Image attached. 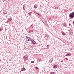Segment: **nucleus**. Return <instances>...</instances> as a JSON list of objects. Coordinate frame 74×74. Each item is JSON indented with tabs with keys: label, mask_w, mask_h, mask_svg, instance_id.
Wrapping results in <instances>:
<instances>
[{
	"label": "nucleus",
	"mask_w": 74,
	"mask_h": 74,
	"mask_svg": "<svg viewBox=\"0 0 74 74\" xmlns=\"http://www.w3.org/2000/svg\"><path fill=\"white\" fill-rule=\"evenodd\" d=\"M29 15H31L32 14H31V13H30V12H29Z\"/></svg>",
	"instance_id": "29"
},
{
	"label": "nucleus",
	"mask_w": 74,
	"mask_h": 74,
	"mask_svg": "<svg viewBox=\"0 0 74 74\" xmlns=\"http://www.w3.org/2000/svg\"><path fill=\"white\" fill-rule=\"evenodd\" d=\"M34 13H35V14H37L38 13H37V12L35 11H34Z\"/></svg>",
	"instance_id": "18"
},
{
	"label": "nucleus",
	"mask_w": 74,
	"mask_h": 74,
	"mask_svg": "<svg viewBox=\"0 0 74 74\" xmlns=\"http://www.w3.org/2000/svg\"><path fill=\"white\" fill-rule=\"evenodd\" d=\"M71 56V53H67L65 55V56Z\"/></svg>",
	"instance_id": "10"
},
{
	"label": "nucleus",
	"mask_w": 74,
	"mask_h": 74,
	"mask_svg": "<svg viewBox=\"0 0 74 74\" xmlns=\"http://www.w3.org/2000/svg\"><path fill=\"white\" fill-rule=\"evenodd\" d=\"M45 49H47V48H45Z\"/></svg>",
	"instance_id": "36"
},
{
	"label": "nucleus",
	"mask_w": 74,
	"mask_h": 74,
	"mask_svg": "<svg viewBox=\"0 0 74 74\" xmlns=\"http://www.w3.org/2000/svg\"><path fill=\"white\" fill-rule=\"evenodd\" d=\"M32 42V44H33V45H34L35 44H37V43H36V42L35 41V42Z\"/></svg>",
	"instance_id": "13"
},
{
	"label": "nucleus",
	"mask_w": 74,
	"mask_h": 74,
	"mask_svg": "<svg viewBox=\"0 0 74 74\" xmlns=\"http://www.w3.org/2000/svg\"><path fill=\"white\" fill-rule=\"evenodd\" d=\"M74 31L73 29H71L69 30V34L71 36V35H72L73 34V32Z\"/></svg>",
	"instance_id": "2"
},
{
	"label": "nucleus",
	"mask_w": 74,
	"mask_h": 74,
	"mask_svg": "<svg viewBox=\"0 0 74 74\" xmlns=\"http://www.w3.org/2000/svg\"><path fill=\"white\" fill-rule=\"evenodd\" d=\"M62 33L63 36H65V35H66V33L63 32H62Z\"/></svg>",
	"instance_id": "12"
},
{
	"label": "nucleus",
	"mask_w": 74,
	"mask_h": 74,
	"mask_svg": "<svg viewBox=\"0 0 74 74\" xmlns=\"http://www.w3.org/2000/svg\"><path fill=\"white\" fill-rule=\"evenodd\" d=\"M65 59L67 60H69V59L68 58H65Z\"/></svg>",
	"instance_id": "23"
},
{
	"label": "nucleus",
	"mask_w": 74,
	"mask_h": 74,
	"mask_svg": "<svg viewBox=\"0 0 74 74\" xmlns=\"http://www.w3.org/2000/svg\"><path fill=\"white\" fill-rule=\"evenodd\" d=\"M57 67H58V66H57V65H55L53 66V69H57Z\"/></svg>",
	"instance_id": "9"
},
{
	"label": "nucleus",
	"mask_w": 74,
	"mask_h": 74,
	"mask_svg": "<svg viewBox=\"0 0 74 74\" xmlns=\"http://www.w3.org/2000/svg\"><path fill=\"white\" fill-rule=\"evenodd\" d=\"M40 6H41V5H40Z\"/></svg>",
	"instance_id": "40"
},
{
	"label": "nucleus",
	"mask_w": 74,
	"mask_h": 74,
	"mask_svg": "<svg viewBox=\"0 0 74 74\" xmlns=\"http://www.w3.org/2000/svg\"><path fill=\"white\" fill-rule=\"evenodd\" d=\"M63 27H67V24L66 23H64L63 24Z\"/></svg>",
	"instance_id": "7"
},
{
	"label": "nucleus",
	"mask_w": 74,
	"mask_h": 74,
	"mask_svg": "<svg viewBox=\"0 0 74 74\" xmlns=\"http://www.w3.org/2000/svg\"><path fill=\"white\" fill-rule=\"evenodd\" d=\"M53 62V61L52 60V61H51V62Z\"/></svg>",
	"instance_id": "37"
},
{
	"label": "nucleus",
	"mask_w": 74,
	"mask_h": 74,
	"mask_svg": "<svg viewBox=\"0 0 74 74\" xmlns=\"http://www.w3.org/2000/svg\"><path fill=\"white\" fill-rule=\"evenodd\" d=\"M74 21H73V24H74Z\"/></svg>",
	"instance_id": "35"
},
{
	"label": "nucleus",
	"mask_w": 74,
	"mask_h": 74,
	"mask_svg": "<svg viewBox=\"0 0 74 74\" xmlns=\"http://www.w3.org/2000/svg\"><path fill=\"white\" fill-rule=\"evenodd\" d=\"M73 49H74V48H71V51H73Z\"/></svg>",
	"instance_id": "26"
},
{
	"label": "nucleus",
	"mask_w": 74,
	"mask_h": 74,
	"mask_svg": "<svg viewBox=\"0 0 74 74\" xmlns=\"http://www.w3.org/2000/svg\"><path fill=\"white\" fill-rule=\"evenodd\" d=\"M23 58L25 60H27L28 59V56L25 55L23 57Z\"/></svg>",
	"instance_id": "3"
},
{
	"label": "nucleus",
	"mask_w": 74,
	"mask_h": 74,
	"mask_svg": "<svg viewBox=\"0 0 74 74\" xmlns=\"http://www.w3.org/2000/svg\"><path fill=\"white\" fill-rule=\"evenodd\" d=\"M49 45H47V47H49Z\"/></svg>",
	"instance_id": "28"
},
{
	"label": "nucleus",
	"mask_w": 74,
	"mask_h": 74,
	"mask_svg": "<svg viewBox=\"0 0 74 74\" xmlns=\"http://www.w3.org/2000/svg\"><path fill=\"white\" fill-rule=\"evenodd\" d=\"M37 4H35L34 6V8H37Z\"/></svg>",
	"instance_id": "14"
},
{
	"label": "nucleus",
	"mask_w": 74,
	"mask_h": 74,
	"mask_svg": "<svg viewBox=\"0 0 74 74\" xmlns=\"http://www.w3.org/2000/svg\"><path fill=\"white\" fill-rule=\"evenodd\" d=\"M42 21L43 23H44V24H47V22L46 21V20H45V19H43Z\"/></svg>",
	"instance_id": "4"
},
{
	"label": "nucleus",
	"mask_w": 74,
	"mask_h": 74,
	"mask_svg": "<svg viewBox=\"0 0 74 74\" xmlns=\"http://www.w3.org/2000/svg\"><path fill=\"white\" fill-rule=\"evenodd\" d=\"M31 63H34V62L32 61L31 62Z\"/></svg>",
	"instance_id": "27"
},
{
	"label": "nucleus",
	"mask_w": 74,
	"mask_h": 74,
	"mask_svg": "<svg viewBox=\"0 0 74 74\" xmlns=\"http://www.w3.org/2000/svg\"><path fill=\"white\" fill-rule=\"evenodd\" d=\"M56 8H57V9H58V7H56Z\"/></svg>",
	"instance_id": "30"
},
{
	"label": "nucleus",
	"mask_w": 74,
	"mask_h": 74,
	"mask_svg": "<svg viewBox=\"0 0 74 74\" xmlns=\"http://www.w3.org/2000/svg\"><path fill=\"white\" fill-rule=\"evenodd\" d=\"M32 26H33V24H32V25H31V27H32Z\"/></svg>",
	"instance_id": "31"
},
{
	"label": "nucleus",
	"mask_w": 74,
	"mask_h": 74,
	"mask_svg": "<svg viewBox=\"0 0 74 74\" xmlns=\"http://www.w3.org/2000/svg\"><path fill=\"white\" fill-rule=\"evenodd\" d=\"M1 29H0V32H1Z\"/></svg>",
	"instance_id": "34"
},
{
	"label": "nucleus",
	"mask_w": 74,
	"mask_h": 74,
	"mask_svg": "<svg viewBox=\"0 0 74 74\" xmlns=\"http://www.w3.org/2000/svg\"><path fill=\"white\" fill-rule=\"evenodd\" d=\"M61 62H63V61H62Z\"/></svg>",
	"instance_id": "39"
},
{
	"label": "nucleus",
	"mask_w": 74,
	"mask_h": 74,
	"mask_svg": "<svg viewBox=\"0 0 74 74\" xmlns=\"http://www.w3.org/2000/svg\"><path fill=\"white\" fill-rule=\"evenodd\" d=\"M27 38V36H26V38Z\"/></svg>",
	"instance_id": "38"
},
{
	"label": "nucleus",
	"mask_w": 74,
	"mask_h": 74,
	"mask_svg": "<svg viewBox=\"0 0 74 74\" xmlns=\"http://www.w3.org/2000/svg\"><path fill=\"white\" fill-rule=\"evenodd\" d=\"M12 18L10 17L8 19V22H11V21H12Z\"/></svg>",
	"instance_id": "6"
},
{
	"label": "nucleus",
	"mask_w": 74,
	"mask_h": 74,
	"mask_svg": "<svg viewBox=\"0 0 74 74\" xmlns=\"http://www.w3.org/2000/svg\"><path fill=\"white\" fill-rule=\"evenodd\" d=\"M31 13H32V12H31Z\"/></svg>",
	"instance_id": "41"
},
{
	"label": "nucleus",
	"mask_w": 74,
	"mask_h": 74,
	"mask_svg": "<svg viewBox=\"0 0 74 74\" xmlns=\"http://www.w3.org/2000/svg\"><path fill=\"white\" fill-rule=\"evenodd\" d=\"M39 62H41L42 61V60H41V59L39 58L38 59Z\"/></svg>",
	"instance_id": "16"
},
{
	"label": "nucleus",
	"mask_w": 74,
	"mask_h": 74,
	"mask_svg": "<svg viewBox=\"0 0 74 74\" xmlns=\"http://www.w3.org/2000/svg\"><path fill=\"white\" fill-rule=\"evenodd\" d=\"M30 37H27L26 38V41H30Z\"/></svg>",
	"instance_id": "5"
},
{
	"label": "nucleus",
	"mask_w": 74,
	"mask_h": 74,
	"mask_svg": "<svg viewBox=\"0 0 74 74\" xmlns=\"http://www.w3.org/2000/svg\"><path fill=\"white\" fill-rule=\"evenodd\" d=\"M70 19H72L74 18V11L69 14Z\"/></svg>",
	"instance_id": "1"
},
{
	"label": "nucleus",
	"mask_w": 74,
	"mask_h": 74,
	"mask_svg": "<svg viewBox=\"0 0 74 74\" xmlns=\"http://www.w3.org/2000/svg\"><path fill=\"white\" fill-rule=\"evenodd\" d=\"M35 69H36L37 70H38V67L37 66L35 67Z\"/></svg>",
	"instance_id": "22"
},
{
	"label": "nucleus",
	"mask_w": 74,
	"mask_h": 74,
	"mask_svg": "<svg viewBox=\"0 0 74 74\" xmlns=\"http://www.w3.org/2000/svg\"><path fill=\"white\" fill-rule=\"evenodd\" d=\"M50 74H54V72H51Z\"/></svg>",
	"instance_id": "20"
},
{
	"label": "nucleus",
	"mask_w": 74,
	"mask_h": 74,
	"mask_svg": "<svg viewBox=\"0 0 74 74\" xmlns=\"http://www.w3.org/2000/svg\"><path fill=\"white\" fill-rule=\"evenodd\" d=\"M35 41H34V40H32V42H34Z\"/></svg>",
	"instance_id": "25"
},
{
	"label": "nucleus",
	"mask_w": 74,
	"mask_h": 74,
	"mask_svg": "<svg viewBox=\"0 0 74 74\" xmlns=\"http://www.w3.org/2000/svg\"><path fill=\"white\" fill-rule=\"evenodd\" d=\"M47 49H49V47H48L47 48Z\"/></svg>",
	"instance_id": "33"
},
{
	"label": "nucleus",
	"mask_w": 74,
	"mask_h": 74,
	"mask_svg": "<svg viewBox=\"0 0 74 74\" xmlns=\"http://www.w3.org/2000/svg\"><path fill=\"white\" fill-rule=\"evenodd\" d=\"M23 7H26V5H23Z\"/></svg>",
	"instance_id": "24"
},
{
	"label": "nucleus",
	"mask_w": 74,
	"mask_h": 74,
	"mask_svg": "<svg viewBox=\"0 0 74 74\" xmlns=\"http://www.w3.org/2000/svg\"><path fill=\"white\" fill-rule=\"evenodd\" d=\"M24 10H25V9H26V7H23Z\"/></svg>",
	"instance_id": "21"
},
{
	"label": "nucleus",
	"mask_w": 74,
	"mask_h": 74,
	"mask_svg": "<svg viewBox=\"0 0 74 74\" xmlns=\"http://www.w3.org/2000/svg\"><path fill=\"white\" fill-rule=\"evenodd\" d=\"M32 39V38L30 37V41H31V42H32V41L33 40Z\"/></svg>",
	"instance_id": "19"
},
{
	"label": "nucleus",
	"mask_w": 74,
	"mask_h": 74,
	"mask_svg": "<svg viewBox=\"0 0 74 74\" xmlns=\"http://www.w3.org/2000/svg\"><path fill=\"white\" fill-rule=\"evenodd\" d=\"M26 70V69L25 68H23L22 69H21V71H25Z\"/></svg>",
	"instance_id": "11"
},
{
	"label": "nucleus",
	"mask_w": 74,
	"mask_h": 74,
	"mask_svg": "<svg viewBox=\"0 0 74 74\" xmlns=\"http://www.w3.org/2000/svg\"><path fill=\"white\" fill-rule=\"evenodd\" d=\"M37 14L38 15V16H41V15L40 14L38 13Z\"/></svg>",
	"instance_id": "15"
},
{
	"label": "nucleus",
	"mask_w": 74,
	"mask_h": 74,
	"mask_svg": "<svg viewBox=\"0 0 74 74\" xmlns=\"http://www.w3.org/2000/svg\"><path fill=\"white\" fill-rule=\"evenodd\" d=\"M71 25V24H70V23L69 24V25L70 26V25Z\"/></svg>",
	"instance_id": "32"
},
{
	"label": "nucleus",
	"mask_w": 74,
	"mask_h": 74,
	"mask_svg": "<svg viewBox=\"0 0 74 74\" xmlns=\"http://www.w3.org/2000/svg\"><path fill=\"white\" fill-rule=\"evenodd\" d=\"M45 37L48 38V36L47 34H45Z\"/></svg>",
	"instance_id": "17"
},
{
	"label": "nucleus",
	"mask_w": 74,
	"mask_h": 74,
	"mask_svg": "<svg viewBox=\"0 0 74 74\" xmlns=\"http://www.w3.org/2000/svg\"><path fill=\"white\" fill-rule=\"evenodd\" d=\"M33 32V30H29L28 32V33H32Z\"/></svg>",
	"instance_id": "8"
}]
</instances>
